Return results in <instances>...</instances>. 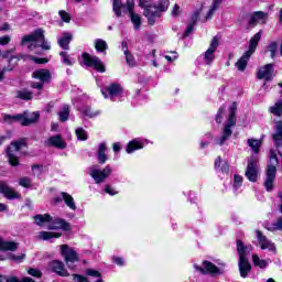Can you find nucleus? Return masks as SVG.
Here are the masks:
<instances>
[{
  "instance_id": "nucleus-7",
  "label": "nucleus",
  "mask_w": 282,
  "mask_h": 282,
  "mask_svg": "<svg viewBox=\"0 0 282 282\" xmlns=\"http://www.w3.org/2000/svg\"><path fill=\"white\" fill-rule=\"evenodd\" d=\"M279 165V159L274 151L269 153V164L265 171L264 187L269 193L274 188V181L276 180V166Z\"/></svg>"
},
{
  "instance_id": "nucleus-18",
  "label": "nucleus",
  "mask_w": 282,
  "mask_h": 282,
  "mask_svg": "<svg viewBox=\"0 0 282 282\" xmlns=\"http://www.w3.org/2000/svg\"><path fill=\"white\" fill-rule=\"evenodd\" d=\"M217 47H219V37L214 36L208 50L204 53V63L205 65H212L213 61H215V53L217 52Z\"/></svg>"
},
{
  "instance_id": "nucleus-41",
  "label": "nucleus",
  "mask_w": 282,
  "mask_h": 282,
  "mask_svg": "<svg viewBox=\"0 0 282 282\" xmlns=\"http://www.w3.org/2000/svg\"><path fill=\"white\" fill-rule=\"evenodd\" d=\"M219 6H221V0H214L210 9L207 12L206 19H212L213 14H215V12L219 9Z\"/></svg>"
},
{
  "instance_id": "nucleus-29",
  "label": "nucleus",
  "mask_w": 282,
  "mask_h": 282,
  "mask_svg": "<svg viewBox=\"0 0 282 282\" xmlns=\"http://www.w3.org/2000/svg\"><path fill=\"white\" fill-rule=\"evenodd\" d=\"M241 186H243V176L235 174L232 182V191L235 195H239V193H241Z\"/></svg>"
},
{
  "instance_id": "nucleus-8",
  "label": "nucleus",
  "mask_w": 282,
  "mask_h": 282,
  "mask_svg": "<svg viewBox=\"0 0 282 282\" xmlns=\"http://www.w3.org/2000/svg\"><path fill=\"white\" fill-rule=\"evenodd\" d=\"M194 268L197 272H200V274L219 276L220 274H224L226 272V262L218 261L217 264H214L213 262L205 260L203 261L200 267L198 264H194Z\"/></svg>"
},
{
  "instance_id": "nucleus-38",
  "label": "nucleus",
  "mask_w": 282,
  "mask_h": 282,
  "mask_svg": "<svg viewBox=\"0 0 282 282\" xmlns=\"http://www.w3.org/2000/svg\"><path fill=\"white\" fill-rule=\"evenodd\" d=\"M3 122L7 124H14V122H21V115H3Z\"/></svg>"
},
{
  "instance_id": "nucleus-37",
  "label": "nucleus",
  "mask_w": 282,
  "mask_h": 282,
  "mask_svg": "<svg viewBox=\"0 0 282 282\" xmlns=\"http://www.w3.org/2000/svg\"><path fill=\"white\" fill-rule=\"evenodd\" d=\"M252 261L253 265L261 268V270H265V268H268V260L259 258V254L257 253L252 256Z\"/></svg>"
},
{
  "instance_id": "nucleus-27",
  "label": "nucleus",
  "mask_w": 282,
  "mask_h": 282,
  "mask_svg": "<svg viewBox=\"0 0 282 282\" xmlns=\"http://www.w3.org/2000/svg\"><path fill=\"white\" fill-rule=\"evenodd\" d=\"M48 147H55L56 149H66L67 143L63 140L61 134H57L55 137H50L47 139Z\"/></svg>"
},
{
  "instance_id": "nucleus-6",
  "label": "nucleus",
  "mask_w": 282,
  "mask_h": 282,
  "mask_svg": "<svg viewBox=\"0 0 282 282\" xmlns=\"http://www.w3.org/2000/svg\"><path fill=\"white\" fill-rule=\"evenodd\" d=\"M237 250L239 254V272L240 276L242 279H246L248 276V272L252 270V265H250V262L248 261V254L252 252V246L246 247L243 246V242L241 240H237Z\"/></svg>"
},
{
  "instance_id": "nucleus-32",
  "label": "nucleus",
  "mask_w": 282,
  "mask_h": 282,
  "mask_svg": "<svg viewBox=\"0 0 282 282\" xmlns=\"http://www.w3.org/2000/svg\"><path fill=\"white\" fill-rule=\"evenodd\" d=\"M61 197L70 210H76V203L74 202V197L72 195L67 194L66 192H62Z\"/></svg>"
},
{
  "instance_id": "nucleus-56",
  "label": "nucleus",
  "mask_w": 282,
  "mask_h": 282,
  "mask_svg": "<svg viewBox=\"0 0 282 282\" xmlns=\"http://www.w3.org/2000/svg\"><path fill=\"white\" fill-rule=\"evenodd\" d=\"M164 58L169 63H173V61H177V53H171V55H165Z\"/></svg>"
},
{
  "instance_id": "nucleus-13",
  "label": "nucleus",
  "mask_w": 282,
  "mask_h": 282,
  "mask_svg": "<svg viewBox=\"0 0 282 282\" xmlns=\"http://www.w3.org/2000/svg\"><path fill=\"white\" fill-rule=\"evenodd\" d=\"M32 78H35V80L40 82H33L31 84V87L41 91V89H43L45 85L52 83V73L48 69L44 68L36 69L35 72H33Z\"/></svg>"
},
{
  "instance_id": "nucleus-30",
  "label": "nucleus",
  "mask_w": 282,
  "mask_h": 282,
  "mask_svg": "<svg viewBox=\"0 0 282 282\" xmlns=\"http://www.w3.org/2000/svg\"><path fill=\"white\" fill-rule=\"evenodd\" d=\"M57 43L62 50H69V43H72V33H64L58 37Z\"/></svg>"
},
{
  "instance_id": "nucleus-36",
  "label": "nucleus",
  "mask_w": 282,
  "mask_h": 282,
  "mask_svg": "<svg viewBox=\"0 0 282 282\" xmlns=\"http://www.w3.org/2000/svg\"><path fill=\"white\" fill-rule=\"evenodd\" d=\"M247 143H248V147H250L251 151H253V153H256L257 155V153H259V150L261 149V144H262L261 140L248 139Z\"/></svg>"
},
{
  "instance_id": "nucleus-24",
  "label": "nucleus",
  "mask_w": 282,
  "mask_h": 282,
  "mask_svg": "<svg viewBox=\"0 0 282 282\" xmlns=\"http://www.w3.org/2000/svg\"><path fill=\"white\" fill-rule=\"evenodd\" d=\"M268 15L261 11L254 12L250 15L248 26L254 28L256 25L265 23Z\"/></svg>"
},
{
  "instance_id": "nucleus-21",
  "label": "nucleus",
  "mask_w": 282,
  "mask_h": 282,
  "mask_svg": "<svg viewBox=\"0 0 282 282\" xmlns=\"http://www.w3.org/2000/svg\"><path fill=\"white\" fill-rule=\"evenodd\" d=\"M0 193L7 199H19L21 197L19 193L14 192V189L8 186V183H6V181H0Z\"/></svg>"
},
{
  "instance_id": "nucleus-50",
  "label": "nucleus",
  "mask_w": 282,
  "mask_h": 282,
  "mask_svg": "<svg viewBox=\"0 0 282 282\" xmlns=\"http://www.w3.org/2000/svg\"><path fill=\"white\" fill-rule=\"evenodd\" d=\"M73 282H89V278L80 274H73Z\"/></svg>"
},
{
  "instance_id": "nucleus-35",
  "label": "nucleus",
  "mask_w": 282,
  "mask_h": 282,
  "mask_svg": "<svg viewBox=\"0 0 282 282\" xmlns=\"http://www.w3.org/2000/svg\"><path fill=\"white\" fill-rule=\"evenodd\" d=\"M109 46L107 45V42L105 41V40H102V39H97L96 41H95V50L97 51V52H100L101 54H107V48H108Z\"/></svg>"
},
{
  "instance_id": "nucleus-17",
  "label": "nucleus",
  "mask_w": 282,
  "mask_h": 282,
  "mask_svg": "<svg viewBox=\"0 0 282 282\" xmlns=\"http://www.w3.org/2000/svg\"><path fill=\"white\" fill-rule=\"evenodd\" d=\"M260 250H267L270 254H276V245L265 237L260 230L256 231Z\"/></svg>"
},
{
  "instance_id": "nucleus-19",
  "label": "nucleus",
  "mask_w": 282,
  "mask_h": 282,
  "mask_svg": "<svg viewBox=\"0 0 282 282\" xmlns=\"http://www.w3.org/2000/svg\"><path fill=\"white\" fill-rule=\"evenodd\" d=\"M47 270L54 272L57 276H69V272L65 268V263L61 260H53L48 263Z\"/></svg>"
},
{
  "instance_id": "nucleus-55",
  "label": "nucleus",
  "mask_w": 282,
  "mask_h": 282,
  "mask_svg": "<svg viewBox=\"0 0 282 282\" xmlns=\"http://www.w3.org/2000/svg\"><path fill=\"white\" fill-rule=\"evenodd\" d=\"M12 41V37L10 35H3L0 37V45H8Z\"/></svg>"
},
{
  "instance_id": "nucleus-16",
  "label": "nucleus",
  "mask_w": 282,
  "mask_h": 282,
  "mask_svg": "<svg viewBox=\"0 0 282 282\" xmlns=\"http://www.w3.org/2000/svg\"><path fill=\"white\" fill-rule=\"evenodd\" d=\"M82 63L83 65H86V67H94V69L101 74H105L106 72L105 64H102V61L98 58V56H91L88 53H83Z\"/></svg>"
},
{
  "instance_id": "nucleus-1",
  "label": "nucleus",
  "mask_w": 282,
  "mask_h": 282,
  "mask_svg": "<svg viewBox=\"0 0 282 282\" xmlns=\"http://www.w3.org/2000/svg\"><path fill=\"white\" fill-rule=\"evenodd\" d=\"M237 102H232L229 107V116L227 119V122L223 129V134L219 138L213 137V133L208 132L205 134V141L209 144L214 142L216 147H224L228 140H230V137L232 135V127L237 124Z\"/></svg>"
},
{
  "instance_id": "nucleus-64",
  "label": "nucleus",
  "mask_w": 282,
  "mask_h": 282,
  "mask_svg": "<svg viewBox=\"0 0 282 282\" xmlns=\"http://www.w3.org/2000/svg\"><path fill=\"white\" fill-rule=\"evenodd\" d=\"M208 144H210V143L208 141H206V140L200 141V149H207Z\"/></svg>"
},
{
  "instance_id": "nucleus-40",
  "label": "nucleus",
  "mask_w": 282,
  "mask_h": 282,
  "mask_svg": "<svg viewBox=\"0 0 282 282\" xmlns=\"http://www.w3.org/2000/svg\"><path fill=\"white\" fill-rule=\"evenodd\" d=\"M59 56L62 57V63H64V65H74V63H76V59L73 58L69 54H67V52H62L59 53Z\"/></svg>"
},
{
  "instance_id": "nucleus-33",
  "label": "nucleus",
  "mask_w": 282,
  "mask_h": 282,
  "mask_svg": "<svg viewBox=\"0 0 282 282\" xmlns=\"http://www.w3.org/2000/svg\"><path fill=\"white\" fill-rule=\"evenodd\" d=\"M61 235V232L41 231L39 234V239H42V241H50V239H58Z\"/></svg>"
},
{
  "instance_id": "nucleus-11",
  "label": "nucleus",
  "mask_w": 282,
  "mask_h": 282,
  "mask_svg": "<svg viewBox=\"0 0 282 282\" xmlns=\"http://www.w3.org/2000/svg\"><path fill=\"white\" fill-rule=\"evenodd\" d=\"M23 147H25V139H20L10 144L7 149L9 164L12 166H19V158L21 156V149H23Z\"/></svg>"
},
{
  "instance_id": "nucleus-39",
  "label": "nucleus",
  "mask_w": 282,
  "mask_h": 282,
  "mask_svg": "<svg viewBox=\"0 0 282 282\" xmlns=\"http://www.w3.org/2000/svg\"><path fill=\"white\" fill-rule=\"evenodd\" d=\"M86 274L87 276H93V279H96L95 282H105L98 270L87 269Z\"/></svg>"
},
{
  "instance_id": "nucleus-42",
  "label": "nucleus",
  "mask_w": 282,
  "mask_h": 282,
  "mask_svg": "<svg viewBox=\"0 0 282 282\" xmlns=\"http://www.w3.org/2000/svg\"><path fill=\"white\" fill-rule=\"evenodd\" d=\"M22 58L24 59V61H33V63H36L37 65H45V63H48L50 62V59H47V58H41V57H34V56H32V55H29V56H22Z\"/></svg>"
},
{
  "instance_id": "nucleus-62",
  "label": "nucleus",
  "mask_w": 282,
  "mask_h": 282,
  "mask_svg": "<svg viewBox=\"0 0 282 282\" xmlns=\"http://www.w3.org/2000/svg\"><path fill=\"white\" fill-rule=\"evenodd\" d=\"M12 70V68H3V69H0V82L3 80L4 76H6V72H10Z\"/></svg>"
},
{
  "instance_id": "nucleus-51",
  "label": "nucleus",
  "mask_w": 282,
  "mask_h": 282,
  "mask_svg": "<svg viewBox=\"0 0 282 282\" xmlns=\"http://www.w3.org/2000/svg\"><path fill=\"white\" fill-rule=\"evenodd\" d=\"M224 111H226V106H220L216 115V122L220 123L224 118Z\"/></svg>"
},
{
  "instance_id": "nucleus-48",
  "label": "nucleus",
  "mask_w": 282,
  "mask_h": 282,
  "mask_svg": "<svg viewBox=\"0 0 282 282\" xmlns=\"http://www.w3.org/2000/svg\"><path fill=\"white\" fill-rule=\"evenodd\" d=\"M58 14L64 23H69L72 21V15L67 11H58Z\"/></svg>"
},
{
  "instance_id": "nucleus-22",
  "label": "nucleus",
  "mask_w": 282,
  "mask_h": 282,
  "mask_svg": "<svg viewBox=\"0 0 282 282\" xmlns=\"http://www.w3.org/2000/svg\"><path fill=\"white\" fill-rule=\"evenodd\" d=\"M20 123L22 127H30V124H34L39 120V112H24L20 113Z\"/></svg>"
},
{
  "instance_id": "nucleus-23",
  "label": "nucleus",
  "mask_w": 282,
  "mask_h": 282,
  "mask_svg": "<svg viewBox=\"0 0 282 282\" xmlns=\"http://www.w3.org/2000/svg\"><path fill=\"white\" fill-rule=\"evenodd\" d=\"M274 76L272 64H267L258 70L259 80H270Z\"/></svg>"
},
{
  "instance_id": "nucleus-58",
  "label": "nucleus",
  "mask_w": 282,
  "mask_h": 282,
  "mask_svg": "<svg viewBox=\"0 0 282 282\" xmlns=\"http://www.w3.org/2000/svg\"><path fill=\"white\" fill-rule=\"evenodd\" d=\"M105 193H108V195H118V192H116V189H113L111 186L107 185L105 187Z\"/></svg>"
},
{
  "instance_id": "nucleus-60",
  "label": "nucleus",
  "mask_w": 282,
  "mask_h": 282,
  "mask_svg": "<svg viewBox=\"0 0 282 282\" xmlns=\"http://www.w3.org/2000/svg\"><path fill=\"white\" fill-rule=\"evenodd\" d=\"M12 261H17L18 263H21L22 259H25V254L22 256H11Z\"/></svg>"
},
{
  "instance_id": "nucleus-31",
  "label": "nucleus",
  "mask_w": 282,
  "mask_h": 282,
  "mask_svg": "<svg viewBox=\"0 0 282 282\" xmlns=\"http://www.w3.org/2000/svg\"><path fill=\"white\" fill-rule=\"evenodd\" d=\"M228 161H224L221 156H217L215 160V170L219 173H228Z\"/></svg>"
},
{
  "instance_id": "nucleus-46",
  "label": "nucleus",
  "mask_w": 282,
  "mask_h": 282,
  "mask_svg": "<svg viewBox=\"0 0 282 282\" xmlns=\"http://www.w3.org/2000/svg\"><path fill=\"white\" fill-rule=\"evenodd\" d=\"M75 133L77 135V140H82V141L87 140V131H85V129L77 128Z\"/></svg>"
},
{
  "instance_id": "nucleus-26",
  "label": "nucleus",
  "mask_w": 282,
  "mask_h": 282,
  "mask_svg": "<svg viewBox=\"0 0 282 282\" xmlns=\"http://www.w3.org/2000/svg\"><path fill=\"white\" fill-rule=\"evenodd\" d=\"M97 162L100 164H106L107 160H109V156L107 155V143L102 142L98 145L97 152Z\"/></svg>"
},
{
  "instance_id": "nucleus-5",
  "label": "nucleus",
  "mask_w": 282,
  "mask_h": 282,
  "mask_svg": "<svg viewBox=\"0 0 282 282\" xmlns=\"http://www.w3.org/2000/svg\"><path fill=\"white\" fill-rule=\"evenodd\" d=\"M34 221L37 226L47 224L48 230H69V223H66L63 218L53 219L50 214L36 215Z\"/></svg>"
},
{
  "instance_id": "nucleus-28",
  "label": "nucleus",
  "mask_w": 282,
  "mask_h": 282,
  "mask_svg": "<svg viewBox=\"0 0 282 282\" xmlns=\"http://www.w3.org/2000/svg\"><path fill=\"white\" fill-rule=\"evenodd\" d=\"M19 246L17 245V242L6 241L0 237V250H2L3 252H7L8 250L14 252V250H17Z\"/></svg>"
},
{
  "instance_id": "nucleus-47",
  "label": "nucleus",
  "mask_w": 282,
  "mask_h": 282,
  "mask_svg": "<svg viewBox=\"0 0 282 282\" xmlns=\"http://www.w3.org/2000/svg\"><path fill=\"white\" fill-rule=\"evenodd\" d=\"M276 50H279V45L276 44V42H271L268 45V51L271 53V58H274V56H276Z\"/></svg>"
},
{
  "instance_id": "nucleus-10",
  "label": "nucleus",
  "mask_w": 282,
  "mask_h": 282,
  "mask_svg": "<svg viewBox=\"0 0 282 282\" xmlns=\"http://www.w3.org/2000/svg\"><path fill=\"white\" fill-rule=\"evenodd\" d=\"M104 98L111 100L112 102H122L127 98V91L120 84H110L109 86L101 88Z\"/></svg>"
},
{
  "instance_id": "nucleus-25",
  "label": "nucleus",
  "mask_w": 282,
  "mask_h": 282,
  "mask_svg": "<svg viewBox=\"0 0 282 282\" xmlns=\"http://www.w3.org/2000/svg\"><path fill=\"white\" fill-rule=\"evenodd\" d=\"M75 107L78 109L82 116H86V118H96L97 116H100V111L98 110H91L89 106H83L80 104H75Z\"/></svg>"
},
{
  "instance_id": "nucleus-9",
  "label": "nucleus",
  "mask_w": 282,
  "mask_h": 282,
  "mask_svg": "<svg viewBox=\"0 0 282 282\" xmlns=\"http://www.w3.org/2000/svg\"><path fill=\"white\" fill-rule=\"evenodd\" d=\"M259 41H261V31L251 37L249 42V50L237 61L236 67L238 72H246V67H248V61H250V57L252 54H254V50H257Z\"/></svg>"
},
{
  "instance_id": "nucleus-2",
  "label": "nucleus",
  "mask_w": 282,
  "mask_h": 282,
  "mask_svg": "<svg viewBox=\"0 0 282 282\" xmlns=\"http://www.w3.org/2000/svg\"><path fill=\"white\" fill-rule=\"evenodd\" d=\"M139 6L143 8V14L148 19L149 25H155L158 19L162 17V12L169 10L170 2L169 0H158L153 4V0H139Z\"/></svg>"
},
{
  "instance_id": "nucleus-14",
  "label": "nucleus",
  "mask_w": 282,
  "mask_h": 282,
  "mask_svg": "<svg viewBox=\"0 0 282 282\" xmlns=\"http://www.w3.org/2000/svg\"><path fill=\"white\" fill-rule=\"evenodd\" d=\"M59 252L68 268V270H75L74 263H78V252H76L72 247L67 245L59 246Z\"/></svg>"
},
{
  "instance_id": "nucleus-49",
  "label": "nucleus",
  "mask_w": 282,
  "mask_h": 282,
  "mask_svg": "<svg viewBox=\"0 0 282 282\" xmlns=\"http://www.w3.org/2000/svg\"><path fill=\"white\" fill-rule=\"evenodd\" d=\"M28 274H30V276H35L36 279H41L43 276L41 270L34 268L29 269Z\"/></svg>"
},
{
  "instance_id": "nucleus-15",
  "label": "nucleus",
  "mask_w": 282,
  "mask_h": 282,
  "mask_svg": "<svg viewBox=\"0 0 282 282\" xmlns=\"http://www.w3.org/2000/svg\"><path fill=\"white\" fill-rule=\"evenodd\" d=\"M245 175L249 182H257L259 177V158L257 155H252L248 159Z\"/></svg>"
},
{
  "instance_id": "nucleus-12",
  "label": "nucleus",
  "mask_w": 282,
  "mask_h": 282,
  "mask_svg": "<svg viewBox=\"0 0 282 282\" xmlns=\"http://www.w3.org/2000/svg\"><path fill=\"white\" fill-rule=\"evenodd\" d=\"M113 173L111 165H107L105 169H100V165H93L88 169V175L93 177L96 184H102Z\"/></svg>"
},
{
  "instance_id": "nucleus-20",
  "label": "nucleus",
  "mask_w": 282,
  "mask_h": 282,
  "mask_svg": "<svg viewBox=\"0 0 282 282\" xmlns=\"http://www.w3.org/2000/svg\"><path fill=\"white\" fill-rule=\"evenodd\" d=\"M147 144H149L148 139H142V138L132 139L127 144L126 153L128 154L135 153V151L142 150L144 147H147Z\"/></svg>"
},
{
  "instance_id": "nucleus-3",
  "label": "nucleus",
  "mask_w": 282,
  "mask_h": 282,
  "mask_svg": "<svg viewBox=\"0 0 282 282\" xmlns=\"http://www.w3.org/2000/svg\"><path fill=\"white\" fill-rule=\"evenodd\" d=\"M133 8H135V3L133 0H127V2H122V0H112V10L116 17H122V14H130L131 22L134 25V30H140L142 25V18L133 12Z\"/></svg>"
},
{
  "instance_id": "nucleus-61",
  "label": "nucleus",
  "mask_w": 282,
  "mask_h": 282,
  "mask_svg": "<svg viewBox=\"0 0 282 282\" xmlns=\"http://www.w3.org/2000/svg\"><path fill=\"white\" fill-rule=\"evenodd\" d=\"M180 14V6L175 4L172 10V15L177 17Z\"/></svg>"
},
{
  "instance_id": "nucleus-34",
  "label": "nucleus",
  "mask_w": 282,
  "mask_h": 282,
  "mask_svg": "<svg viewBox=\"0 0 282 282\" xmlns=\"http://www.w3.org/2000/svg\"><path fill=\"white\" fill-rule=\"evenodd\" d=\"M122 50L126 56V61L130 67H135V58L133 55L129 52V48L127 47V43L122 42Z\"/></svg>"
},
{
  "instance_id": "nucleus-44",
  "label": "nucleus",
  "mask_w": 282,
  "mask_h": 282,
  "mask_svg": "<svg viewBox=\"0 0 282 282\" xmlns=\"http://www.w3.org/2000/svg\"><path fill=\"white\" fill-rule=\"evenodd\" d=\"M18 98H21V100H32V93L26 89L19 90Z\"/></svg>"
},
{
  "instance_id": "nucleus-45",
  "label": "nucleus",
  "mask_w": 282,
  "mask_h": 282,
  "mask_svg": "<svg viewBox=\"0 0 282 282\" xmlns=\"http://www.w3.org/2000/svg\"><path fill=\"white\" fill-rule=\"evenodd\" d=\"M269 230L273 232V230H281L282 231V216L279 217L270 227Z\"/></svg>"
},
{
  "instance_id": "nucleus-52",
  "label": "nucleus",
  "mask_w": 282,
  "mask_h": 282,
  "mask_svg": "<svg viewBox=\"0 0 282 282\" xmlns=\"http://www.w3.org/2000/svg\"><path fill=\"white\" fill-rule=\"evenodd\" d=\"M31 184H32V182L30 181L29 177L20 178V186H23V188H30Z\"/></svg>"
},
{
  "instance_id": "nucleus-43",
  "label": "nucleus",
  "mask_w": 282,
  "mask_h": 282,
  "mask_svg": "<svg viewBox=\"0 0 282 282\" xmlns=\"http://www.w3.org/2000/svg\"><path fill=\"white\" fill-rule=\"evenodd\" d=\"M68 119H69V106L65 105L59 111V120L61 122H67Z\"/></svg>"
},
{
  "instance_id": "nucleus-4",
  "label": "nucleus",
  "mask_w": 282,
  "mask_h": 282,
  "mask_svg": "<svg viewBox=\"0 0 282 282\" xmlns=\"http://www.w3.org/2000/svg\"><path fill=\"white\" fill-rule=\"evenodd\" d=\"M22 45H26L29 43L28 48L31 52H34V50H37L41 47L42 50H51L50 42L45 41L44 31L41 29H37L32 34L24 35L22 37Z\"/></svg>"
},
{
  "instance_id": "nucleus-57",
  "label": "nucleus",
  "mask_w": 282,
  "mask_h": 282,
  "mask_svg": "<svg viewBox=\"0 0 282 282\" xmlns=\"http://www.w3.org/2000/svg\"><path fill=\"white\" fill-rule=\"evenodd\" d=\"M32 171H33V174L41 175V173L43 172V167L42 165H33Z\"/></svg>"
},
{
  "instance_id": "nucleus-53",
  "label": "nucleus",
  "mask_w": 282,
  "mask_h": 282,
  "mask_svg": "<svg viewBox=\"0 0 282 282\" xmlns=\"http://www.w3.org/2000/svg\"><path fill=\"white\" fill-rule=\"evenodd\" d=\"M112 263L122 268L124 265V258L121 257H112Z\"/></svg>"
},
{
  "instance_id": "nucleus-63",
  "label": "nucleus",
  "mask_w": 282,
  "mask_h": 282,
  "mask_svg": "<svg viewBox=\"0 0 282 282\" xmlns=\"http://www.w3.org/2000/svg\"><path fill=\"white\" fill-rule=\"evenodd\" d=\"M120 149H122L120 143H113L112 150H113L115 153H119Z\"/></svg>"
},
{
  "instance_id": "nucleus-59",
  "label": "nucleus",
  "mask_w": 282,
  "mask_h": 282,
  "mask_svg": "<svg viewBox=\"0 0 282 282\" xmlns=\"http://www.w3.org/2000/svg\"><path fill=\"white\" fill-rule=\"evenodd\" d=\"M199 19V13L198 11H196L193 15H192V19H191V22L193 25H195V23H197V20Z\"/></svg>"
},
{
  "instance_id": "nucleus-54",
  "label": "nucleus",
  "mask_w": 282,
  "mask_h": 282,
  "mask_svg": "<svg viewBox=\"0 0 282 282\" xmlns=\"http://www.w3.org/2000/svg\"><path fill=\"white\" fill-rule=\"evenodd\" d=\"M194 28H195V24L189 23V24L187 25V28L185 29V32H184L183 36H191V34H192Z\"/></svg>"
}]
</instances>
